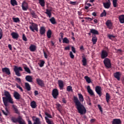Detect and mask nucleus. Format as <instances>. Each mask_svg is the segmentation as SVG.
Instances as JSON below:
<instances>
[{"label":"nucleus","instance_id":"obj_1","mask_svg":"<svg viewBox=\"0 0 124 124\" xmlns=\"http://www.w3.org/2000/svg\"><path fill=\"white\" fill-rule=\"evenodd\" d=\"M78 99H79V100L77 96H74V103H75L76 106H77V109H78V113L80 114V115H83L87 112L86 108L81 103L83 102L84 97L81 93H78Z\"/></svg>","mask_w":124,"mask_h":124},{"label":"nucleus","instance_id":"obj_2","mask_svg":"<svg viewBox=\"0 0 124 124\" xmlns=\"http://www.w3.org/2000/svg\"><path fill=\"white\" fill-rule=\"evenodd\" d=\"M4 95L5 96L2 97V100L4 105L6 107L8 106V103H10L11 104H13L14 103L13 99L8 91H5Z\"/></svg>","mask_w":124,"mask_h":124},{"label":"nucleus","instance_id":"obj_3","mask_svg":"<svg viewBox=\"0 0 124 124\" xmlns=\"http://www.w3.org/2000/svg\"><path fill=\"white\" fill-rule=\"evenodd\" d=\"M11 121L13 122V123L16 124L17 123H18L19 124H26L25 120L23 119L22 117L21 116H18L17 118H16V117H11Z\"/></svg>","mask_w":124,"mask_h":124},{"label":"nucleus","instance_id":"obj_4","mask_svg":"<svg viewBox=\"0 0 124 124\" xmlns=\"http://www.w3.org/2000/svg\"><path fill=\"white\" fill-rule=\"evenodd\" d=\"M104 64L106 68H110L111 67V61L109 58H106L104 60Z\"/></svg>","mask_w":124,"mask_h":124},{"label":"nucleus","instance_id":"obj_5","mask_svg":"<svg viewBox=\"0 0 124 124\" xmlns=\"http://www.w3.org/2000/svg\"><path fill=\"white\" fill-rule=\"evenodd\" d=\"M16 75L17 76V77H21V74L20 73V71H23V69H22L21 67H18L17 66H15L14 67V69Z\"/></svg>","mask_w":124,"mask_h":124},{"label":"nucleus","instance_id":"obj_6","mask_svg":"<svg viewBox=\"0 0 124 124\" xmlns=\"http://www.w3.org/2000/svg\"><path fill=\"white\" fill-rule=\"evenodd\" d=\"M30 29L33 32H35V31H38V25L35 23H32L31 25L30 26Z\"/></svg>","mask_w":124,"mask_h":124},{"label":"nucleus","instance_id":"obj_7","mask_svg":"<svg viewBox=\"0 0 124 124\" xmlns=\"http://www.w3.org/2000/svg\"><path fill=\"white\" fill-rule=\"evenodd\" d=\"M59 94V92L57 88H55L52 90V95L54 99H57Z\"/></svg>","mask_w":124,"mask_h":124},{"label":"nucleus","instance_id":"obj_8","mask_svg":"<svg viewBox=\"0 0 124 124\" xmlns=\"http://www.w3.org/2000/svg\"><path fill=\"white\" fill-rule=\"evenodd\" d=\"M95 91L97 93V94L99 95V97H101L102 95V88L100 86H96L95 87Z\"/></svg>","mask_w":124,"mask_h":124},{"label":"nucleus","instance_id":"obj_9","mask_svg":"<svg viewBox=\"0 0 124 124\" xmlns=\"http://www.w3.org/2000/svg\"><path fill=\"white\" fill-rule=\"evenodd\" d=\"M108 56V53L106 50H102V53H101V58L102 59H105Z\"/></svg>","mask_w":124,"mask_h":124},{"label":"nucleus","instance_id":"obj_10","mask_svg":"<svg viewBox=\"0 0 124 124\" xmlns=\"http://www.w3.org/2000/svg\"><path fill=\"white\" fill-rule=\"evenodd\" d=\"M22 10L24 11H27L29 8L28 3L26 2H23L22 3Z\"/></svg>","mask_w":124,"mask_h":124},{"label":"nucleus","instance_id":"obj_11","mask_svg":"<svg viewBox=\"0 0 124 124\" xmlns=\"http://www.w3.org/2000/svg\"><path fill=\"white\" fill-rule=\"evenodd\" d=\"M36 81L39 86L43 87L45 86L44 81L39 78H36Z\"/></svg>","mask_w":124,"mask_h":124},{"label":"nucleus","instance_id":"obj_12","mask_svg":"<svg viewBox=\"0 0 124 124\" xmlns=\"http://www.w3.org/2000/svg\"><path fill=\"white\" fill-rule=\"evenodd\" d=\"M113 76H114V78L117 79V80L118 81L120 80V78H121V74L120 72H116L114 73V74H113Z\"/></svg>","mask_w":124,"mask_h":124},{"label":"nucleus","instance_id":"obj_13","mask_svg":"<svg viewBox=\"0 0 124 124\" xmlns=\"http://www.w3.org/2000/svg\"><path fill=\"white\" fill-rule=\"evenodd\" d=\"M2 73H5L7 75H10L11 72L9 68L4 67L2 69Z\"/></svg>","mask_w":124,"mask_h":124},{"label":"nucleus","instance_id":"obj_14","mask_svg":"<svg viewBox=\"0 0 124 124\" xmlns=\"http://www.w3.org/2000/svg\"><path fill=\"white\" fill-rule=\"evenodd\" d=\"M111 124H122V121L121 119L115 118L112 120Z\"/></svg>","mask_w":124,"mask_h":124},{"label":"nucleus","instance_id":"obj_15","mask_svg":"<svg viewBox=\"0 0 124 124\" xmlns=\"http://www.w3.org/2000/svg\"><path fill=\"white\" fill-rule=\"evenodd\" d=\"M12 108L13 109V110L15 111V113L19 114H20L19 111L17 108V107L16 106V105L13 104L12 105Z\"/></svg>","mask_w":124,"mask_h":124},{"label":"nucleus","instance_id":"obj_16","mask_svg":"<svg viewBox=\"0 0 124 124\" xmlns=\"http://www.w3.org/2000/svg\"><path fill=\"white\" fill-rule=\"evenodd\" d=\"M106 25L108 29H111L112 27V24L110 20H108L106 22Z\"/></svg>","mask_w":124,"mask_h":124},{"label":"nucleus","instance_id":"obj_17","mask_svg":"<svg viewBox=\"0 0 124 124\" xmlns=\"http://www.w3.org/2000/svg\"><path fill=\"white\" fill-rule=\"evenodd\" d=\"M20 94L16 91H15L14 93V97L16 100H19L20 99Z\"/></svg>","mask_w":124,"mask_h":124},{"label":"nucleus","instance_id":"obj_18","mask_svg":"<svg viewBox=\"0 0 124 124\" xmlns=\"http://www.w3.org/2000/svg\"><path fill=\"white\" fill-rule=\"evenodd\" d=\"M58 84H59V86L60 87V89L61 90H62L64 86V82H63V80H58Z\"/></svg>","mask_w":124,"mask_h":124},{"label":"nucleus","instance_id":"obj_19","mask_svg":"<svg viewBox=\"0 0 124 124\" xmlns=\"http://www.w3.org/2000/svg\"><path fill=\"white\" fill-rule=\"evenodd\" d=\"M90 33L93 34V35H99V32L98 31L94 29H90Z\"/></svg>","mask_w":124,"mask_h":124},{"label":"nucleus","instance_id":"obj_20","mask_svg":"<svg viewBox=\"0 0 124 124\" xmlns=\"http://www.w3.org/2000/svg\"><path fill=\"white\" fill-rule=\"evenodd\" d=\"M87 92H88V93L90 94L91 96L94 95V93L92 89H91V87L90 86H87Z\"/></svg>","mask_w":124,"mask_h":124},{"label":"nucleus","instance_id":"obj_21","mask_svg":"<svg viewBox=\"0 0 124 124\" xmlns=\"http://www.w3.org/2000/svg\"><path fill=\"white\" fill-rule=\"evenodd\" d=\"M32 119L35 122H34V124H41V122L39 119V118H38L37 117H35V116H33Z\"/></svg>","mask_w":124,"mask_h":124},{"label":"nucleus","instance_id":"obj_22","mask_svg":"<svg viewBox=\"0 0 124 124\" xmlns=\"http://www.w3.org/2000/svg\"><path fill=\"white\" fill-rule=\"evenodd\" d=\"M97 37L96 35H92V43H93V45H95L97 42Z\"/></svg>","mask_w":124,"mask_h":124},{"label":"nucleus","instance_id":"obj_23","mask_svg":"<svg viewBox=\"0 0 124 124\" xmlns=\"http://www.w3.org/2000/svg\"><path fill=\"white\" fill-rule=\"evenodd\" d=\"M11 35L14 39H17L19 38V34L16 32H13Z\"/></svg>","mask_w":124,"mask_h":124},{"label":"nucleus","instance_id":"obj_24","mask_svg":"<svg viewBox=\"0 0 124 124\" xmlns=\"http://www.w3.org/2000/svg\"><path fill=\"white\" fill-rule=\"evenodd\" d=\"M103 4H104V7L105 8V9H109L110 7V5H111V3L110 1H108V2H104L103 3Z\"/></svg>","mask_w":124,"mask_h":124},{"label":"nucleus","instance_id":"obj_25","mask_svg":"<svg viewBox=\"0 0 124 124\" xmlns=\"http://www.w3.org/2000/svg\"><path fill=\"white\" fill-rule=\"evenodd\" d=\"M52 10L51 9H46V12H45V14L48 16L49 18H51L52 16V13H51Z\"/></svg>","mask_w":124,"mask_h":124},{"label":"nucleus","instance_id":"obj_26","mask_svg":"<svg viewBox=\"0 0 124 124\" xmlns=\"http://www.w3.org/2000/svg\"><path fill=\"white\" fill-rule=\"evenodd\" d=\"M118 19L120 23H124V15H122L119 16Z\"/></svg>","mask_w":124,"mask_h":124},{"label":"nucleus","instance_id":"obj_27","mask_svg":"<svg viewBox=\"0 0 124 124\" xmlns=\"http://www.w3.org/2000/svg\"><path fill=\"white\" fill-rule=\"evenodd\" d=\"M46 32V29L45 27L43 26L41 27L40 29V33L41 34V35H43L45 34Z\"/></svg>","mask_w":124,"mask_h":124},{"label":"nucleus","instance_id":"obj_28","mask_svg":"<svg viewBox=\"0 0 124 124\" xmlns=\"http://www.w3.org/2000/svg\"><path fill=\"white\" fill-rule=\"evenodd\" d=\"M25 79L26 81L29 82H32V76L30 75L26 76Z\"/></svg>","mask_w":124,"mask_h":124},{"label":"nucleus","instance_id":"obj_29","mask_svg":"<svg viewBox=\"0 0 124 124\" xmlns=\"http://www.w3.org/2000/svg\"><path fill=\"white\" fill-rule=\"evenodd\" d=\"M31 106L32 108H35L37 107V104L35 101H32L31 102Z\"/></svg>","mask_w":124,"mask_h":124},{"label":"nucleus","instance_id":"obj_30","mask_svg":"<svg viewBox=\"0 0 124 124\" xmlns=\"http://www.w3.org/2000/svg\"><path fill=\"white\" fill-rule=\"evenodd\" d=\"M30 49L31 52H34L36 50V46L33 45H31L30 46Z\"/></svg>","mask_w":124,"mask_h":124},{"label":"nucleus","instance_id":"obj_31","mask_svg":"<svg viewBox=\"0 0 124 124\" xmlns=\"http://www.w3.org/2000/svg\"><path fill=\"white\" fill-rule=\"evenodd\" d=\"M50 22L53 25H55L57 23L56 21V19L54 17H52L50 19H49Z\"/></svg>","mask_w":124,"mask_h":124},{"label":"nucleus","instance_id":"obj_32","mask_svg":"<svg viewBox=\"0 0 124 124\" xmlns=\"http://www.w3.org/2000/svg\"><path fill=\"white\" fill-rule=\"evenodd\" d=\"M5 109H6V111H5L3 109L1 111L4 115L8 116V114H9L10 112L9 111L7 107H6Z\"/></svg>","mask_w":124,"mask_h":124},{"label":"nucleus","instance_id":"obj_33","mask_svg":"<svg viewBox=\"0 0 124 124\" xmlns=\"http://www.w3.org/2000/svg\"><path fill=\"white\" fill-rule=\"evenodd\" d=\"M110 99V95L108 93H106V100L107 103H109V100Z\"/></svg>","mask_w":124,"mask_h":124},{"label":"nucleus","instance_id":"obj_34","mask_svg":"<svg viewBox=\"0 0 124 124\" xmlns=\"http://www.w3.org/2000/svg\"><path fill=\"white\" fill-rule=\"evenodd\" d=\"M11 4L13 6L18 5L17 2L16 0H11Z\"/></svg>","mask_w":124,"mask_h":124},{"label":"nucleus","instance_id":"obj_35","mask_svg":"<svg viewBox=\"0 0 124 124\" xmlns=\"http://www.w3.org/2000/svg\"><path fill=\"white\" fill-rule=\"evenodd\" d=\"M25 87L28 91H31V87L29 83L28 82L25 83Z\"/></svg>","mask_w":124,"mask_h":124},{"label":"nucleus","instance_id":"obj_36","mask_svg":"<svg viewBox=\"0 0 124 124\" xmlns=\"http://www.w3.org/2000/svg\"><path fill=\"white\" fill-rule=\"evenodd\" d=\"M45 119L47 124H54L53 121H51V120L47 118L46 116Z\"/></svg>","mask_w":124,"mask_h":124},{"label":"nucleus","instance_id":"obj_37","mask_svg":"<svg viewBox=\"0 0 124 124\" xmlns=\"http://www.w3.org/2000/svg\"><path fill=\"white\" fill-rule=\"evenodd\" d=\"M39 0V3L40 4V5L44 7L45 6V0Z\"/></svg>","mask_w":124,"mask_h":124},{"label":"nucleus","instance_id":"obj_38","mask_svg":"<svg viewBox=\"0 0 124 124\" xmlns=\"http://www.w3.org/2000/svg\"><path fill=\"white\" fill-rule=\"evenodd\" d=\"M84 79L86 80V82L89 84L92 82L91 78L87 76L84 77Z\"/></svg>","mask_w":124,"mask_h":124},{"label":"nucleus","instance_id":"obj_39","mask_svg":"<svg viewBox=\"0 0 124 124\" xmlns=\"http://www.w3.org/2000/svg\"><path fill=\"white\" fill-rule=\"evenodd\" d=\"M52 31L51 30H48L47 32V37L48 39H50L51 37Z\"/></svg>","mask_w":124,"mask_h":124},{"label":"nucleus","instance_id":"obj_40","mask_svg":"<svg viewBox=\"0 0 124 124\" xmlns=\"http://www.w3.org/2000/svg\"><path fill=\"white\" fill-rule=\"evenodd\" d=\"M82 65L83 66H86L87 65V59L85 57L82 58Z\"/></svg>","mask_w":124,"mask_h":124},{"label":"nucleus","instance_id":"obj_41","mask_svg":"<svg viewBox=\"0 0 124 124\" xmlns=\"http://www.w3.org/2000/svg\"><path fill=\"white\" fill-rule=\"evenodd\" d=\"M69 42H70V41L67 37H64L63 39V43H65V44H69Z\"/></svg>","mask_w":124,"mask_h":124},{"label":"nucleus","instance_id":"obj_42","mask_svg":"<svg viewBox=\"0 0 124 124\" xmlns=\"http://www.w3.org/2000/svg\"><path fill=\"white\" fill-rule=\"evenodd\" d=\"M106 15H107V12L105 10H104L103 12H102V13H101V15H100V16L101 17H103L104 16H106Z\"/></svg>","mask_w":124,"mask_h":124},{"label":"nucleus","instance_id":"obj_43","mask_svg":"<svg viewBox=\"0 0 124 124\" xmlns=\"http://www.w3.org/2000/svg\"><path fill=\"white\" fill-rule=\"evenodd\" d=\"M31 14L32 16V17L34 18H36L37 16L35 14V12L34 11L32 10L31 11Z\"/></svg>","mask_w":124,"mask_h":124},{"label":"nucleus","instance_id":"obj_44","mask_svg":"<svg viewBox=\"0 0 124 124\" xmlns=\"http://www.w3.org/2000/svg\"><path fill=\"white\" fill-rule=\"evenodd\" d=\"M13 20L15 23H18L20 22V20L18 17H13Z\"/></svg>","mask_w":124,"mask_h":124},{"label":"nucleus","instance_id":"obj_45","mask_svg":"<svg viewBox=\"0 0 124 124\" xmlns=\"http://www.w3.org/2000/svg\"><path fill=\"white\" fill-rule=\"evenodd\" d=\"M117 1H118V0H112V4L114 8L117 7Z\"/></svg>","mask_w":124,"mask_h":124},{"label":"nucleus","instance_id":"obj_46","mask_svg":"<svg viewBox=\"0 0 124 124\" xmlns=\"http://www.w3.org/2000/svg\"><path fill=\"white\" fill-rule=\"evenodd\" d=\"M24 69H25V71L26 72H27L28 73H29V74L31 73V71L29 67L25 66V67H24Z\"/></svg>","mask_w":124,"mask_h":124},{"label":"nucleus","instance_id":"obj_47","mask_svg":"<svg viewBox=\"0 0 124 124\" xmlns=\"http://www.w3.org/2000/svg\"><path fill=\"white\" fill-rule=\"evenodd\" d=\"M67 91L69 92H73L72 87L70 85L67 86Z\"/></svg>","mask_w":124,"mask_h":124},{"label":"nucleus","instance_id":"obj_48","mask_svg":"<svg viewBox=\"0 0 124 124\" xmlns=\"http://www.w3.org/2000/svg\"><path fill=\"white\" fill-rule=\"evenodd\" d=\"M81 117L82 118V120L85 121V122H88V117H87V116H86L85 115H82Z\"/></svg>","mask_w":124,"mask_h":124},{"label":"nucleus","instance_id":"obj_49","mask_svg":"<svg viewBox=\"0 0 124 124\" xmlns=\"http://www.w3.org/2000/svg\"><path fill=\"white\" fill-rule=\"evenodd\" d=\"M45 62L44 61H41V62L39 64L40 67H43L44 65Z\"/></svg>","mask_w":124,"mask_h":124},{"label":"nucleus","instance_id":"obj_50","mask_svg":"<svg viewBox=\"0 0 124 124\" xmlns=\"http://www.w3.org/2000/svg\"><path fill=\"white\" fill-rule=\"evenodd\" d=\"M108 38L109 39L111 40L112 39V38H115V36L111 34H108Z\"/></svg>","mask_w":124,"mask_h":124},{"label":"nucleus","instance_id":"obj_51","mask_svg":"<svg viewBox=\"0 0 124 124\" xmlns=\"http://www.w3.org/2000/svg\"><path fill=\"white\" fill-rule=\"evenodd\" d=\"M22 39H23V40L25 42H27L28 39L27 38V37H26L25 34H23V35H22Z\"/></svg>","mask_w":124,"mask_h":124},{"label":"nucleus","instance_id":"obj_52","mask_svg":"<svg viewBox=\"0 0 124 124\" xmlns=\"http://www.w3.org/2000/svg\"><path fill=\"white\" fill-rule=\"evenodd\" d=\"M84 19L88 20V21L91 22L92 21H93V18H91L90 17H84Z\"/></svg>","mask_w":124,"mask_h":124},{"label":"nucleus","instance_id":"obj_53","mask_svg":"<svg viewBox=\"0 0 124 124\" xmlns=\"http://www.w3.org/2000/svg\"><path fill=\"white\" fill-rule=\"evenodd\" d=\"M16 87L19 90H20L22 92L23 91L22 88L20 85H19L17 83H16Z\"/></svg>","mask_w":124,"mask_h":124},{"label":"nucleus","instance_id":"obj_54","mask_svg":"<svg viewBox=\"0 0 124 124\" xmlns=\"http://www.w3.org/2000/svg\"><path fill=\"white\" fill-rule=\"evenodd\" d=\"M70 57L72 59H74V55L73 54V52L72 51H70Z\"/></svg>","mask_w":124,"mask_h":124},{"label":"nucleus","instance_id":"obj_55","mask_svg":"<svg viewBox=\"0 0 124 124\" xmlns=\"http://www.w3.org/2000/svg\"><path fill=\"white\" fill-rule=\"evenodd\" d=\"M77 1H70V4L72 5L75 6L77 5Z\"/></svg>","mask_w":124,"mask_h":124},{"label":"nucleus","instance_id":"obj_56","mask_svg":"<svg viewBox=\"0 0 124 124\" xmlns=\"http://www.w3.org/2000/svg\"><path fill=\"white\" fill-rule=\"evenodd\" d=\"M45 115H46V116H47L46 117H47V118H52V116H51V114H49V113H48L47 112H45Z\"/></svg>","mask_w":124,"mask_h":124},{"label":"nucleus","instance_id":"obj_57","mask_svg":"<svg viewBox=\"0 0 124 124\" xmlns=\"http://www.w3.org/2000/svg\"><path fill=\"white\" fill-rule=\"evenodd\" d=\"M16 80L17 81L18 83H20L21 82V78L18 77H16Z\"/></svg>","mask_w":124,"mask_h":124},{"label":"nucleus","instance_id":"obj_58","mask_svg":"<svg viewBox=\"0 0 124 124\" xmlns=\"http://www.w3.org/2000/svg\"><path fill=\"white\" fill-rule=\"evenodd\" d=\"M72 51H73V53H76V48L73 46H72Z\"/></svg>","mask_w":124,"mask_h":124},{"label":"nucleus","instance_id":"obj_59","mask_svg":"<svg viewBox=\"0 0 124 124\" xmlns=\"http://www.w3.org/2000/svg\"><path fill=\"white\" fill-rule=\"evenodd\" d=\"M98 108H99V109L101 112L103 111L102 108L100 104H98Z\"/></svg>","mask_w":124,"mask_h":124},{"label":"nucleus","instance_id":"obj_60","mask_svg":"<svg viewBox=\"0 0 124 124\" xmlns=\"http://www.w3.org/2000/svg\"><path fill=\"white\" fill-rule=\"evenodd\" d=\"M2 30L0 28V40L2 39Z\"/></svg>","mask_w":124,"mask_h":124},{"label":"nucleus","instance_id":"obj_61","mask_svg":"<svg viewBox=\"0 0 124 124\" xmlns=\"http://www.w3.org/2000/svg\"><path fill=\"white\" fill-rule=\"evenodd\" d=\"M44 54L45 58L47 59V57H48L47 54L45 51H44Z\"/></svg>","mask_w":124,"mask_h":124},{"label":"nucleus","instance_id":"obj_62","mask_svg":"<svg viewBox=\"0 0 124 124\" xmlns=\"http://www.w3.org/2000/svg\"><path fill=\"white\" fill-rule=\"evenodd\" d=\"M64 49H65V50H69V51L70 49V47L69 46H67L65 47Z\"/></svg>","mask_w":124,"mask_h":124},{"label":"nucleus","instance_id":"obj_63","mask_svg":"<svg viewBox=\"0 0 124 124\" xmlns=\"http://www.w3.org/2000/svg\"><path fill=\"white\" fill-rule=\"evenodd\" d=\"M95 121H96V119H91V120H90V123H91V124H93L94 123Z\"/></svg>","mask_w":124,"mask_h":124},{"label":"nucleus","instance_id":"obj_64","mask_svg":"<svg viewBox=\"0 0 124 124\" xmlns=\"http://www.w3.org/2000/svg\"><path fill=\"white\" fill-rule=\"evenodd\" d=\"M62 101L64 104H66V103H67V101L66 100V99L65 98H63Z\"/></svg>","mask_w":124,"mask_h":124}]
</instances>
